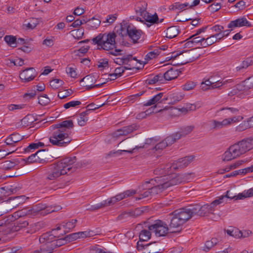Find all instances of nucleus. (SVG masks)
<instances>
[{
    "label": "nucleus",
    "instance_id": "obj_1",
    "mask_svg": "<svg viewBox=\"0 0 253 253\" xmlns=\"http://www.w3.org/2000/svg\"><path fill=\"white\" fill-rule=\"evenodd\" d=\"M74 124L72 120H66L53 125L51 126L53 131L49 137V142L58 147H65L72 141L69 136L70 129L73 128Z\"/></svg>",
    "mask_w": 253,
    "mask_h": 253
},
{
    "label": "nucleus",
    "instance_id": "obj_2",
    "mask_svg": "<svg viewBox=\"0 0 253 253\" xmlns=\"http://www.w3.org/2000/svg\"><path fill=\"white\" fill-rule=\"evenodd\" d=\"M116 37L114 32L100 33L92 41L94 44L100 46V49L108 51V54L117 56L122 55V50L116 48Z\"/></svg>",
    "mask_w": 253,
    "mask_h": 253
},
{
    "label": "nucleus",
    "instance_id": "obj_3",
    "mask_svg": "<svg viewBox=\"0 0 253 253\" xmlns=\"http://www.w3.org/2000/svg\"><path fill=\"white\" fill-rule=\"evenodd\" d=\"M169 169H167L166 166V167L162 166L160 169L158 168L155 170L156 174L159 173L163 175L156 177L155 180L158 182H163L164 184V186L166 189L170 186L182 183L179 174H169Z\"/></svg>",
    "mask_w": 253,
    "mask_h": 253
},
{
    "label": "nucleus",
    "instance_id": "obj_4",
    "mask_svg": "<svg viewBox=\"0 0 253 253\" xmlns=\"http://www.w3.org/2000/svg\"><path fill=\"white\" fill-rule=\"evenodd\" d=\"M42 223L37 222L30 224L27 221H21L19 220L14 223L13 226H11V230L13 231H21V233L26 235V234H33L39 230Z\"/></svg>",
    "mask_w": 253,
    "mask_h": 253
},
{
    "label": "nucleus",
    "instance_id": "obj_5",
    "mask_svg": "<svg viewBox=\"0 0 253 253\" xmlns=\"http://www.w3.org/2000/svg\"><path fill=\"white\" fill-rule=\"evenodd\" d=\"M59 237L53 234L45 233L42 235L39 239L42 244L39 250L35 251V253H51L54 250V245H52L51 240L54 238Z\"/></svg>",
    "mask_w": 253,
    "mask_h": 253
},
{
    "label": "nucleus",
    "instance_id": "obj_6",
    "mask_svg": "<svg viewBox=\"0 0 253 253\" xmlns=\"http://www.w3.org/2000/svg\"><path fill=\"white\" fill-rule=\"evenodd\" d=\"M148 228L157 237L165 236L169 231V228L167 224L161 220H156L153 224L148 226Z\"/></svg>",
    "mask_w": 253,
    "mask_h": 253
},
{
    "label": "nucleus",
    "instance_id": "obj_7",
    "mask_svg": "<svg viewBox=\"0 0 253 253\" xmlns=\"http://www.w3.org/2000/svg\"><path fill=\"white\" fill-rule=\"evenodd\" d=\"M66 171L63 169L62 165H60L58 162L51 165L47 173L46 178L48 180H55L62 175L66 174Z\"/></svg>",
    "mask_w": 253,
    "mask_h": 253
},
{
    "label": "nucleus",
    "instance_id": "obj_8",
    "mask_svg": "<svg viewBox=\"0 0 253 253\" xmlns=\"http://www.w3.org/2000/svg\"><path fill=\"white\" fill-rule=\"evenodd\" d=\"M118 145H123L124 146V148L126 149L124 150H119L117 151H111L109 152L107 154V157H113L115 155H121L122 154L123 152H126L128 153L131 154L133 153V150L135 149H137L139 148H143V146H141L138 147L135 146L134 147V144H132V142L130 140H122L121 142L119 143Z\"/></svg>",
    "mask_w": 253,
    "mask_h": 253
},
{
    "label": "nucleus",
    "instance_id": "obj_9",
    "mask_svg": "<svg viewBox=\"0 0 253 253\" xmlns=\"http://www.w3.org/2000/svg\"><path fill=\"white\" fill-rule=\"evenodd\" d=\"M169 218L170 219L169 225V231L171 233L179 232L184 223L181 219L178 218V216L174 211L169 214Z\"/></svg>",
    "mask_w": 253,
    "mask_h": 253
},
{
    "label": "nucleus",
    "instance_id": "obj_10",
    "mask_svg": "<svg viewBox=\"0 0 253 253\" xmlns=\"http://www.w3.org/2000/svg\"><path fill=\"white\" fill-rule=\"evenodd\" d=\"M33 216L38 215H45L49 213L55 211V209L46 206L45 204L39 203L36 205L33 206L31 208Z\"/></svg>",
    "mask_w": 253,
    "mask_h": 253
},
{
    "label": "nucleus",
    "instance_id": "obj_11",
    "mask_svg": "<svg viewBox=\"0 0 253 253\" xmlns=\"http://www.w3.org/2000/svg\"><path fill=\"white\" fill-rule=\"evenodd\" d=\"M235 145L240 154L243 155L253 149V137L243 139Z\"/></svg>",
    "mask_w": 253,
    "mask_h": 253
},
{
    "label": "nucleus",
    "instance_id": "obj_12",
    "mask_svg": "<svg viewBox=\"0 0 253 253\" xmlns=\"http://www.w3.org/2000/svg\"><path fill=\"white\" fill-rule=\"evenodd\" d=\"M193 205L183 208L175 211V213L178 216L183 223L190 219L192 217L195 216L194 211H193Z\"/></svg>",
    "mask_w": 253,
    "mask_h": 253
},
{
    "label": "nucleus",
    "instance_id": "obj_13",
    "mask_svg": "<svg viewBox=\"0 0 253 253\" xmlns=\"http://www.w3.org/2000/svg\"><path fill=\"white\" fill-rule=\"evenodd\" d=\"M194 157L193 156L182 158L172 164H168L167 165V169H170L171 170V169H176L185 168L192 161Z\"/></svg>",
    "mask_w": 253,
    "mask_h": 253
},
{
    "label": "nucleus",
    "instance_id": "obj_14",
    "mask_svg": "<svg viewBox=\"0 0 253 253\" xmlns=\"http://www.w3.org/2000/svg\"><path fill=\"white\" fill-rule=\"evenodd\" d=\"M185 53L181 58L183 59L176 65H184L187 63L191 62L198 59L200 54L197 52L195 49H192L188 51H184Z\"/></svg>",
    "mask_w": 253,
    "mask_h": 253
},
{
    "label": "nucleus",
    "instance_id": "obj_15",
    "mask_svg": "<svg viewBox=\"0 0 253 253\" xmlns=\"http://www.w3.org/2000/svg\"><path fill=\"white\" fill-rule=\"evenodd\" d=\"M76 160L77 159L75 156L67 157L58 162V163L60 165H62L63 169H65L66 173L68 174L69 172H72L75 170L76 167L72 165L76 163Z\"/></svg>",
    "mask_w": 253,
    "mask_h": 253
},
{
    "label": "nucleus",
    "instance_id": "obj_16",
    "mask_svg": "<svg viewBox=\"0 0 253 253\" xmlns=\"http://www.w3.org/2000/svg\"><path fill=\"white\" fill-rule=\"evenodd\" d=\"M164 93L161 92L158 94L155 95L151 99L148 100L146 103H144L143 105L144 106H149L154 105L153 107L146 111V114L151 113V112H149V110H151V109H154L156 108L157 104L162 103L164 101L167 100V98L163 97Z\"/></svg>",
    "mask_w": 253,
    "mask_h": 253
},
{
    "label": "nucleus",
    "instance_id": "obj_17",
    "mask_svg": "<svg viewBox=\"0 0 253 253\" xmlns=\"http://www.w3.org/2000/svg\"><path fill=\"white\" fill-rule=\"evenodd\" d=\"M137 129V126L134 124L124 126L114 132L112 133V136L117 139L122 136H126Z\"/></svg>",
    "mask_w": 253,
    "mask_h": 253
},
{
    "label": "nucleus",
    "instance_id": "obj_18",
    "mask_svg": "<svg viewBox=\"0 0 253 253\" xmlns=\"http://www.w3.org/2000/svg\"><path fill=\"white\" fill-rule=\"evenodd\" d=\"M37 74L34 68H28L24 70L20 74V78L23 83H28L33 80L36 77Z\"/></svg>",
    "mask_w": 253,
    "mask_h": 253
},
{
    "label": "nucleus",
    "instance_id": "obj_19",
    "mask_svg": "<svg viewBox=\"0 0 253 253\" xmlns=\"http://www.w3.org/2000/svg\"><path fill=\"white\" fill-rule=\"evenodd\" d=\"M241 156L235 144L231 145L222 156L223 161H229Z\"/></svg>",
    "mask_w": 253,
    "mask_h": 253
},
{
    "label": "nucleus",
    "instance_id": "obj_20",
    "mask_svg": "<svg viewBox=\"0 0 253 253\" xmlns=\"http://www.w3.org/2000/svg\"><path fill=\"white\" fill-rule=\"evenodd\" d=\"M126 33L133 42L135 43L140 38L142 32L140 30H137L133 25H129L126 29Z\"/></svg>",
    "mask_w": 253,
    "mask_h": 253
},
{
    "label": "nucleus",
    "instance_id": "obj_21",
    "mask_svg": "<svg viewBox=\"0 0 253 253\" xmlns=\"http://www.w3.org/2000/svg\"><path fill=\"white\" fill-rule=\"evenodd\" d=\"M246 26L250 27L252 26L251 23L248 21L247 18L245 17H240L235 20L231 21L228 25L229 28H232L235 27H241Z\"/></svg>",
    "mask_w": 253,
    "mask_h": 253
},
{
    "label": "nucleus",
    "instance_id": "obj_22",
    "mask_svg": "<svg viewBox=\"0 0 253 253\" xmlns=\"http://www.w3.org/2000/svg\"><path fill=\"white\" fill-rule=\"evenodd\" d=\"M193 208L192 210L194 211L193 213H194L195 216H204L210 213L209 208H208V204L203 206L196 204L193 205Z\"/></svg>",
    "mask_w": 253,
    "mask_h": 253
},
{
    "label": "nucleus",
    "instance_id": "obj_23",
    "mask_svg": "<svg viewBox=\"0 0 253 253\" xmlns=\"http://www.w3.org/2000/svg\"><path fill=\"white\" fill-rule=\"evenodd\" d=\"M140 61L138 60L136 57H133L132 55H126V61H125V67L126 70H132L134 69H139L136 65Z\"/></svg>",
    "mask_w": 253,
    "mask_h": 253
},
{
    "label": "nucleus",
    "instance_id": "obj_24",
    "mask_svg": "<svg viewBox=\"0 0 253 253\" xmlns=\"http://www.w3.org/2000/svg\"><path fill=\"white\" fill-rule=\"evenodd\" d=\"M19 162L16 160H7L0 164V168L3 170H10L14 168Z\"/></svg>",
    "mask_w": 253,
    "mask_h": 253
},
{
    "label": "nucleus",
    "instance_id": "obj_25",
    "mask_svg": "<svg viewBox=\"0 0 253 253\" xmlns=\"http://www.w3.org/2000/svg\"><path fill=\"white\" fill-rule=\"evenodd\" d=\"M142 16L146 22L151 23V24H147V26L148 27H149L151 24L158 23L159 18L156 13L151 15L149 13L146 12V14H144Z\"/></svg>",
    "mask_w": 253,
    "mask_h": 253
},
{
    "label": "nucleus",
    "instance_id": "obj_26",
    "mask_svg": "<svg viewBox=\"0 0 253 253\" xmlns=\"http://www.w3.org/2000/svg\"><path fill=\"white\" fill-rule=\"evenodd\" d=\"M229 121L227 120L226 119H224L222 121H218L215 120H212L211 121L213 128L216 130L229 126Z\"/></svg>",
    "mask_w": 253,
    "mask_h": 253
},
{
    "label": "nucleus",
    "instance_id": "obj_27",
    "mask_svg": "<svg viewBox=\"0 0 253 253\" xmlns=\"http://www.w3.org/2000/svg\"><path fill=\"white\" fill-rule=\"evenodd\" d=\"M180 73L177 69L171 68L165 72V79L167 81L175 79L179 76Z\"/></svg>",
    "mask_w": 253,
    "mask_h": 253
},
{
    "label": "nucleus",
    "instance_id": "obj_28",
    "mask_svg": "<svg viewBox=\"0 0 253 253\" xmlns=\"http://www.w3.org/2000/svg\"><path fill=\"white\" fill-rule=\"evenodd\" d=\"M241 90H247L253 87V76L245 80L241 84H238Z\"/></svg>",
    "mask_w": 253,
    "mask_h": 253
},
{
    "label": "nucleus",
    "instance_id": "obj_29",
    "mask_svg": "<svg viewBox=\"0 0 253 253\" xmlns=\"http://www.w3.org/2000/svg\"><path fill=\"white\" fill-rule=\"evenodd\" d=\"M179 33V29L177 26H171L167 29L166 37L170 39H172L176 37Z\"/></svg>",
    "mask_w": 253,
    "mask_h": 253
},
{
    "label": "nucleus",
    "instance_id": "obj_30",
    "mask_svg": "<svg viewBox=\"0 0 253 253\" xmlns=\"http://www.w3.org/2000/svg\"><path fill=\"white\" fill-rule=\"evenodd\" d=\"M36 157L37 162L39 163H42L45 162L47 157V154L45 149H42L38 151L35 153Z\"/></svg>",
    "mask_w": 253,
    "mask_h": 253
},
{
    "label": "nucleus",
    "instance_id": "obj_31",
    "mask_svg": "<svg viewBox=\"0 0 253 253\" xmlns=\"http://www.w3.org/2000/svg\"><path fill=\"white\" fill-rule=\"evenodd\" d=\"M14 216L16 217H23L25 216H28L29 217H33L31 208L27 207L24 208L21 210H19L17 211L14 212Z\"/></svg>",
    "mask_w": 253,
    "mask_h": 253
},
{
    "label": "nucleus",
    "instance_id": "obj_32",
    "mask_svg": "<svg viewBox=\"0 0 253 253\" xmlns=\"http://www.w3.org/2000/svg\"><path fill=\"white\" fill-rule=\"evenodd\" d=\"M147 3L145 1L139 2L136 6L135 11L136 13L139 14L140 16H143L146 14V9Z\"/></svg>",
    "mask_w": 253,
    "mask_h": 253
},
{
    "label": "nucleus",
    "instance_id": "obj_33",
    "mask_svg": "<svg viewBox=\"0 0 253 253\" xmlns=\"http://www.w3.org/2000/svg\"><path fill=\"white\" fill-rule=\"evenodd\" d=\"M160 53L161 49L160 48H155L153 51L148 52L145 56L144 63H147L149 60L156 58Z\"/></svg>",
    "mask_w": 253,
    "mask_h": 253
},
{
    "label": "nucleus",
    "instance_id": "obj_34",
    "mask_svg": "<svg viewBox=\"0 0 253 253\" xmlns=\"http://www.w3.org/2000/svg\"><path fill=\"white\" fill-rule=\"evenodd\" d=\"M160 182V184L158 185L155 186L150 188V192L151 193L152 197L156 196V195L162 192L165 189H166V187L164 186V183L163 182Z\"/></svg>",
    "mask_w": 253,
    "mask_h": 253
},
{
    "label": "nucleus",
    "instance_id": "obj_35",
    "mask_svg": "<svg viewBox=\"0 0 253 253\" xmlns=\"http://www.w3.org/2000/svg\"><path fill=\"white\" fill-rule=\"evenodd\" d=\"M101 20L95 17H93L89 19L88 23L87 24V28L88 29H96L100 25Z\"/></svg>",
    "mask_w": 253,
    "mask_h": 253
},
{
    "label": "nucleus",
    "instance_id": "obj_36",
    "mask_svg": "<svg viewBox=\"0 0 253 253\" xmlns=\"http://www.w3.org/2000/svg\"><path fill=\"white\" fill-rule=\"evenodd\" d=\"M219 243L217 239L213 238L210 241H207L203 248V251L206 252H209L213 247Z\"/></svg>",
    "mask_w": 253,
    "mask_h": 253
},
{
    "label": "nucleus",
    "instance_id": "obj_37",
    "mask_svg": "<svg viewBox=\"0 0 253 253\" xmlns=\"http://www.w3.org/2000/svg\"><path fill=\"white\" fill-rule=\"evenodd\" d=\"M77 222V219H72L71 221L64 222L62 223V226L65 229V231L68 232L73 229L75 226Z\"/></svg>",
    "mask_w": 253,
    "mask_h": 253
},
{
    "label": "nucleus",
    "instance_id": "obj_38",
    "mask_svg": "<svg viewBox=\"0 0 253 253\" xmlns=\"http://www.w3.org/2000/svg\"><path fill=\"white\" fill-rule=\"evenodd\" d=\"M183 137L180 131L177 132L173 134L166 137V140L169 143L170 145L174 143L176 140Z\"/></svg>",
    "mask_w": 253,
    "mask_h": 253
},
{
    "label": "nucleus",
    "instance_id": "obj_39",
    "mask_svg": "<svg viewBox=\"0 0 253 253\" xmlns=\"http://www.w3.org/2000/svg\"><path fill=\"white\" fill-rule=\"evenodd\" d=\"M253 64V55L247 58L242 62V65L236 67L237 70L239 71L242 69H245L249 66Z\"/></svg>",
    "mask_w": 253,
    "mask_h": 253
},
{
    "label": "nucleus",
    "instance_id": "obj_40",
    "mask_svg": "<svg viewBox=\"0 0 253 253\" xmlns=\"http://www.w3.org/2000/svg\"><path fill=\"white\" fill-rule=\"evenodd\" d=\"M253 196V188H251L247 190L244 191L242 193H239L237 196L236 199H242L248 197H251Z\"/></svg>",
    "mask_w": 253,
    "mask_h": 253
},
{
    "label": "nucleus",
    "instance_id": "obj_41",
    "mask_svg": "<svg viewBox=\"0 0 253 253\" xmlns=\"http://www.w3.org/2000/svg\"><path fill=\"white\" fill-rule=\"evenodd\" d=\"M55 238L51 240L52 245H54V249H55L57 247H60L68 243V241H66V239H65V237L57 239H55Z\"/></svg>",
    "mask_w": 253,
    "mask_h": 253
},
{
    "label": "nucleus",
    "instance_id": "obj_42",
    "mask_svg": "<svg viewBox=\"0 0 253 253\" xmlns=\"http://www.w3.org/2000/svg\"><path fill=\"white\" fill-rule=\"evenodd\" d=\"M151 232L147 230H142L139 233L140 241H147L151 237Z\"/></svg>",
    "mask_w": 253,
    "mask_h": 253
},
{
    "label": "nucleus",
    "instance_id": "obj_43",
    "mask_svg": "<svg viewBox=\"0 0 253 253\" xmlns=\"http://www.w3.org/2000/svg\"><path fill=\"white\" fill-rule=\"evenodd\" d=\"M182 183L188 182L193 180L194 177L193 173H184L179 174Z\"/></svg>",
    "mask_w": 253,
    "mask_h": 253
},
{
    "label": "nucleus",
    "instance_id": "obj_44",
    "mask_svg": "<svg viewBox=\"0 0 253 253\" xmlns=\"http://www.w3.org/2000/svg\"><path fill=\"white\" fill-rule=\"evenodd\" d=\"M4 41L10 46L12 47L16 46V38L15 36L8 35L4 37Z\"/></svg>",
    "mask_w": 253,
    "mask_h": 253
},
{
    "label": "nucleus",
    "instance_id": "obj_45",
    "mask_svg": "<svg viewBox=\"0 0 253 253\" xmlns=\"http://www.w3.org/2000/svg\"><path fill=\"white\" fill-rule=\"evenodd\" d=\"M226 233L229 236L235 238H239V234L241 233V230L235 227H231L226 230Z\"/></svg>",
    "mask_w": 253,
    "mask_h": 253
},
{
    "label": "nucleus",
    "instance_id": "obj_46",
    "mask_svg": "<svg viewBox=\"0 0 253 253\" xmlns=\"http://www.w3.org/2000/svg\"><path fill=\"white\" fill-rule=\"evenodd\" d=\"M11 224L8 219L3 218L0 220V228L2 231H6L11 228Z\"/></svg>",
    "mask_w": 253,
    "mask_h": 253
},
{
    "label": "nucleus",
    "instance_id": "obj_47",
    "mask_svg": "<svg viewBox=\"0 0 253 253\" xmlns=\"http://www.w3.org/2000/svg\"><path fill=\"white\" fill-rule=\"evenodd\" d=\"M170 145L169 143L166 140V138L162 141L157 143L154 148L156 151H160L165 149L166 147Z\"/></svg>",
    "mask_w": 253,
    "mask_h": 253
},
{
    "label": "nucleus",
    "instance_id": "obj_48",
    "mask_svg": "<svg viewBox=\"0 0 253 253\" xmlns=\"http://www.w3.org/2000/svg\"><path fill=\"white\" fill-rule=\"evenodd\" d=\"M229 193V191H227L226 192V194L225 195H222V196H221L220 197H219L218 198V199H216L215 200H214L212 203H213V204L214 205V206L215 207H216L217 205H219V204H221L223 203H224L225 202V198H234V197H229L228 195V194Z\"/></svg>",
    "mask_w": 253,
    "mask_h": 253
},
{
    "label": "nucleus",
    "instance_id": "obj_49",
    "mask_svg": "<svg viewBox=\"0 0 253 253\" xmlns=\"http://www.w3.org/2000/svg\"><path fill=\"white\" fill-rule=\"evenodd\" d=\"M189 5L188 3H180L179 2H175L169 6L170 10L180 9L182 10Z\"/></svg>",
    "mask_w": 253,
    "mask_h": 253
},
{
    "label": "nucleus",
    "instance_id": "obj_50",
    "mask_svg": "<svg viewBox=\"0 0 253 253\" xmlns=\"http://www.w3.org/2000/svg\"><path fill=\"white\" fill-rule=\"evenodd\" d=\"M63 81L60 79H53L50 83V85L51 87L54 89H57L63 84Z\"/></svg>",
    "mask_w": 253,
    "mask_h": 253
},
{
    "label": "nucleus",
    "instance_id": "obj_51",
    "mask_svg": "<svg viewBox=\"0 0 253 253\" xmlns=\"http://www.w3.org/2000/svg\"><path fill=\"white\" fill-rule=\"evenodd\" d=\"M85 113H81L78 119V124L80 126H84L88 121V117L84 116Z\"/></svg>",
    "mask_w": 253,
    "mask_h": 253
},
{
    "label": "nucleus",
    "instance_id": "obj_52",
    "mask_svg": "<svg viewBox=\"0 0 253 253\" xmlns=\"http://www.w3.org/2000/svg\"><path fill=\"white\" fill-rule=\"evenodd\" d=\"M196 85V83L193 81H188L182 85V88L184 90L189 91L194 88Z\"/></svg>",
    "mask_w": 253,
    "mask_h": 253
},
{
    "label": "nucleus",
    "instance_id": "obj_53",
    "mask_svg": "<svg viewBox=\"0 0 253 253\" xmlns=\"http://www.w3.org/2000/svg\"><path fill=\"white\" fill-rule=\"evenodd\" d=\"M105 207H106V206L105 205V202H104V201H103L100 203H98L95 205L91 206L89 208L87 209V210L91 211H94L95 210L101 209Z\"/></svg>",
    "mask_w": 253,
    "mask_h": 253
},
{
    "label": "nucleus",
    "instance_id": "obj_54",
    "mask_svg": "<svg viewBox=\"0 0 253 253\" xmlns=\"http://www.w3.org/2000/svg\"><path fill=\"white\" fill-rule=\"evenodd\" d=\"M39 103L42 105H45L48 104L50 100L48 98L46 94H43L42 95H41L38 97Z\"/></svg>",
    "mask_w": 253,
    "mask_h": 253
},
{
    "label": "nucleus",
    "instance_id": "obj_55",
    "mask_svg": "<svg viewBox=\"0 0 253 253\" xmlns=\"http://www.w3.org/2000/svg\"><path fill=\"white\" fill-rule=\"evenodd\" d=\"M226 110L225 114L227 116H230L231 114H237L239 112V109L236 108H222L219 111Z\"/></svg>",
    "mask_w": 253,
    "mask_h": 253
},
{
    "label": "nucleus",
    "instance_id": "obj_56",
    "mask_svg": "<svg viewBox=\"0 0 253 253\" xmlns=\"http://www.w3.org/2000/svg\"><path fill=\"white\" fill-rule=\"evenodd\" d=\"M72 93V90L66 89L63 91H60L58 93V97L60 99H64L70 96Z\"/></svg>",
    "mask_w": 253,
    "mask_h": 253
},
{
    "label": "nucleus",
    "instance_id": "obj_57",
    "mask_svg": "<svg viewBox=\"0 0 253 253\" xmlns=\"http://www.w3.org/2000/svg\"><path fill=\"white\" fill-rule=\"evenodd\" d=\"M79 238H86L93 236V232L92 231H85L84 232H77Z\"/></svg>",
    "mask_w": 253,
    "mask_h": 253
},
{
    "label": "nucleus",
    "instance_id": "obj_58",
    "mask_svg": "<svg viewBox=\"0 0 253 253\" xmlns=\"http://www.w3.org/2000/svg\"><path fill=\"white\" fill-rule=\"evenodd\" d=\"M81 104V102L80 101H71L64 105V107L65 109H69L70 107H75Z\"/></svg>",
    "mask_w": 253,
    "mask_h": 253
},
{
    "label": "nucleus",
    "instance_id": "obj_59",
    "mask_svg": "<svg viewBox=\"0 0 253 253\" xmlns=\"http://www.w3.org/2000/svg\"><path fill=\"white\" fill-rule=\"evenodd\" d=\"M248 128H249V127L246 121H244L236 127V131L241 132Z\"/></svg>",
    "mask_w": 253,
    "mask_h": 253
},
{
    "label": "nucleus",
    "instance_id": "obj_60",
    "mask_svg": "<svg viewBox=\"0 0 253 253\" xmlns=\"http://www.w3.org/2000/svg\"><path fill=\"white\" fill-rule=\"evenodd\" d=\"M194 126H187L181 129L180 131L183 137L185 136L187 134H189L192 132V131L193 130Z\"/></svg>",
    "mask_w": 253,
    "mask_h": 253
},
{
    "label": "nucleus",
    "instance_id": "obj_61",
    "mask_svg": "<svg viewBox=\"0 0 253 253\" xmlns=\"http://www.w3.org/2000/svg\"><path fill=\"white\" fill-rule=\"evenodd\" d=\"M79 238L77 232L70 234L65 236V239L68 243L75 241Z\"/></svg>",
    "mask_w": 253,
    "mask_h": 253
},
{
    "label": "nucleus",
    "instance_id": "obj_62",
    "mask_svg": "<svg viewBox=\"0 0 253 253\" xmlns=\"http://www.w3.org/2000/svg\"><path fill=\"white\" fill-rule=\"evenodd\" d=\"M126 56H124L123 57H116L113 58L114 62L119 65H124L125 61H126Z\"/></svg>",
    "mask_w": 253,
    "mask_h": 253
},
{
    "label": "nucleus",
    "instance_id": "obj_63",
    "mask_svg": "<svg viewBox=\"0 0 253 253\" xmlns=\"http://www.w3.org/2000/svg\"><path fill=\"white\" fill-rule=\"evenodd\" d=\"M66 71L67 73L72 78H76L77 77V73L76 69L71 67H68L66 68Z\"/></svg>",
    "mask_w": 253,
    "mask_h": 253
},
{
    "label": "nucleus",
    "instance_id": "obj_64",
    "mask_svg": "<svg viewBox=\"0 0 253 253\" xmlns=\"http://www.w3.org/2000/svg\"><path fill=\"white\" fill-rule=\"evenodd\" d=\"M37 24H38L37 19L33 18L31 19L30 22L26 24L27 27L29 29H33L34 28H35L36 27Z\"/></svg>",
    "mask_w": 253,
    "mask_h": 253
}]
</instances>
